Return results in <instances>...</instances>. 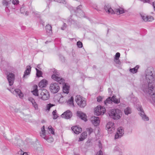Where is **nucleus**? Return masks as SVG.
Masks as SVG:
<instances>
[{"label":"nucleus","mask_w":155,"mask_h":155,"mask_svg":"<svg viewBox=\"0 0 155 155\" xmlns=\"http://www.w3.org/2000/svg\"><path fill=\"white\" fill-rule=\"evenodd\" d=\"M145 78L144 80L142 89L150 97V102L155 107V75L152 67H148L145 71Z\"/></svg>","instance_id":"1"},{"label":"nucleus","mask_w":155,"mask_h":155,"mask_svg":"<svg viewBox=\"0 0 155 155\" xmlns=\"http://www.w3.org/2000/svg\"><path fill=\"white\" fill-rule=\"evenodd\" d=\"M108 114L110 118L114 120L119 119L122 114L121 111L117 109H113L109 110Z\"/></svg>","instance_id":"2"},{"label":"nucleus","mask_w":155,"mask_h":155,"mask_svg":"<svg viewBox=\"0 0 155 155\" xmlns=\"http://www.w3.org/2000/svg\"><path fill=\"white\" fill-rule=\"evenodd\" d=\"M104 9L106 12L109 14H116L117 15H119L125 12L123 8L120 7L116 8L114 11L109 5H105Z\"/></svg>","instance_id":"3"},{"label":"nucleus","mask_w":155,"mask_h":155,"mask_svg":"<svg viewBox=\"0 0 155 155\" xmlns=\"http://www.w3.org/2000/svg\"><path fill=\"white\" fill-rule=\"evenodd\" d=\"M54 74L51 76L52 78L57 81L60 84H63L64 83V80L61 77H59L60 73L57 70L54 69L53 71Z\"/></svg>","instance_id":"4"},{"label":"nucleus","mask_w":155,"mask_h":155,"mask_svg":"<svg viewBox=\"0 0 155 155\" xmlns=\"http://www.w3.org/2000/svg\"><path fill=\"white\" fill-rule=\"evenodd\" d=\"M77 104L81 107H84L86 105V101L84 100L80 95H77L75 97Z\"/></svg>","instance_id":"5"},{"label":"nucleus","mask_w":155,"mask_h":155,"mask_svg":"<svg viewBox=\"0 0 155 155\" xmlns=\"http://www.w3.org/2000/svg\"><path fill=\"white\" fill-rule=\"evenodd\" d=\"M49 88L51 91L54 94L57 93L60 90L59 85L57 83H51L50 84Z\"/></svg>","instance_id":"6"},{"label":"nucleus","mask_w":155,"mask_h":155,"mask_svg":"<svg viewBox=\"0 0 155 155\" xmlns=\"http://www.w3.org/2000/svg\"><path fill=\"white\" fill-rule=\"evenodd\" d=\"M106 109L103 106L99 105L98 106L95 108L94 111L95 114L97 116L101 115H103L105 112Z\"/></svg>","instance_id":"7"},{"label":"nucleus","mask_w":155,"mask_h":155,"mask_svg":"<svg viewBox=\"0 0 155 155\" xmlns=\"http://www.w3.org/2000/svg\"><path fill=\"white\" fill-rule=\"evenodd\" d=\"M49 97L48 92L46 90H43L41 91L39 95V97L43 100H48Z\"/></svg>","instance_id":"8"},{"label":"nucleus","mask_w":155,"mask_h":155,"mask_svg":"<svg viewBox=\"0 0 155 155\" xmlns=\"http://www.w3.org/2000/svg\"><path fill=\"white\" fill-rule=\"evenodd\" d=\"M8 90L10 91L11 92L14 94H17V96L18 95V97L21 98L24 97V94L22 92L21 90L19 89L16 88L15 89L14 91H13V88L12 89H8Z\"/></svg>","instance_id":"9"},{"label":"nucleus","mask_w":155,"mask_h":155,"mask_svg":"<svg viewBox=\"0 0 155 155\" xmlns=\"http://www.w3.org/2000/svg\"><path fill=\"white\" fill-rule=\"evenodd\" d=\"M124 134V130L123 127H120L117 130L116 134L115 135V139H118L121 137Z\"/></svg>","instance_id":"10"},{"label":"nucleus","mask_w":155,"mask_h":155,"mask_svg":"<svg viewBox=\"0 0 155 155\" xmlns=\"http://www.w3.org/2000/svg\"><path fill=\"white\" fill-rule=\"evenodd\" d=\"M106 127L110 134L113 133L115 129L114 124L113 122H109L106 125Z\"/></svg>","instance_id":"11"},{"label":"nucleus","mask_w":155,"mask_h":155,"mask_svg":"<svg viewBox=\"0 0 155 155\" xmlns=\"http://www.w3.org/2000/svg\"><path fill=\"white\" fill-rule=\"evenodd\" d=\"M82 8V5H79L77 7L76 10L75 11L77 16H79L80 17H84V12L81 10Z\"/></svg>","instance_id":"12"},{"label":"nucleus","mask_w":155,"mask_h":155,"mask_svg":"<svg viewBox=\"0 0 155 155\" xmlns=\"http://www.w3.org/2000/svg\"><path fill=\"white\" fill-rule=\"evenodd\" d=\"M7 79L8 81L9 85L12 86L13 85L15 79V75L12 73H9L7 76Z\"/></svg>","instance_id":"13"},{"label":"nucleus","mask_w":155,"mask_h":155,"mask_svg":"<svg viewBox=\"0 0 155 155\" xmlns=\"http://www.w3.org/2000/svg\"><path fill=\"white\" fill-rule=\"evenodd\" d=\"M61 116L62 117L69 119L72 117V114L70 110H68L62 114Z\"/></svg>","instance_id":"14"},{"label":"nucleus","mask_w":155,"mask_h":155,"mask_svg":"<svg viewBox=\"0 0 155 155\" xmlns=\"http://www.w3.org/2000/svg\"><path fill=\"white\" fill-rule=\"evenodd\" d=\"M91 121L93 124L95 126H97L100 123L99 117L93 116L91 117Z\"/></svg>","instance_id":"15"},{"label":"nucleus","mask_w":155,"mask_h":155,"mask_svg":"<svg viewBox=\"0 0 155 155\" xmlns=\"http://www.w3.org/2000/svg\"><path fill=\"white\" fill-rule=\"evenodd\" d=\"M141 17L143 20L145 21H151L153 20V17L151 16H147L145 15H141Z\"/></svg>","instance_id":"16"},{"label":"nucleus","mask_w":155,"mask_h":155,"mask_svg":"<svg viewBox=\"0 0 155 155\" xmlns=\"http://www.w3.org/2000/svg\"><path fill=\"white\" fill-rule=\"evenodd\" d=\"M31 71V67L29 65L26 66V69L24 72V74L23 76V78H27V76L29 75Z\"/></svg>","instance_id":"17"},{"label":"nucleus","mask_w":155,"mask_h":155,"mask_svg":"<svg viewBox=\"0 0 155 155\" xmlns=\"http://www.w3.org/2000/svg\"><path fill=\"white\" fill-rule=\"evenodd\" d=\"M77 115L81 119L85 121H86L87 120V116L85 114L83 113L81 111H78L77 112Z\"/></svg>","instance_id":"18"},{"label":"nucleus","mask_w":155,"mask_h":155,"mask_svg":"<svg viewBox=\"0 0 155 155\" xmlns=\"http://www.w3.org/2000/svg\"><path fill=\"white\" fill-rule=\"evenodd\" d=\"M71 129L76 134H78L82 131V128L77 126H73Z\"/></svg>","instance_id":"19"},{"label":"nucleus","mask_w":155,"mask_h":155,"mask_svg":"<svg viewBox=\"0 0 155 155\" xmlns=\"http://www.w3.org/2000/svg\"><path fill=\"white\" fill-rule=\"evenodd\" d=\"M139 114L143 120L148 121L149 120V117L145 114L144 111L139 112Z\"/></svg>","instance_id":"20"},{"label":"nucleus","mask_w":155,"mask_h":155,"mask_svg":"<svg viewBox=\"0 0 155 155\" xmlns=\"http://www.w3.org/2000/svg\"><path fill=\"white\" fill-rule=\"evenodd\" d=\"M47 82V80L43 79L38 84V86L41 88L45 87L46 86Z\"/></svg>","instance_id":"21"},{"label":"nucleus","mask_w":155,"mask_h":155,"mask_svg":"<svg viewBox=\"0 0 155 155\" xmlns=\"http://www.w3.org/2000/svg\"><path fill=\"white\" fill-rule=\"evenodd\" d=\"M11 3V2L9 0H4L2 1V4L3 5L6 6L5 9L8 8V7H9Z\"/></svg>","instance_id":"22"},{"label":"nucleus","mask_w":155,"mask_h":155,"mask_svg":"<svg viewBox=\"0 0 155 155\" xmlns=\"http://www.w3.org/2000/svg\"><path fill=\"white\" fill-rule=\"evenodd\" d=\"M69 86L65 84L63 87V91L64 93L68 94L69 93Z\"/></svg>","instance_id":"23"},{"label":"nucleus","mask_w":155,"mask_h":155,"mask_svg":"<svg viewBox=\"0 0 155 155\" xmlns=\"http://www.w3.org/2000/svg\"><path fill=\"white\" fill-rule=\"evenodd\" d=\"M45 29L46 32L48 34L50 35L52 33V27L51 26L49 25H47L45 27Z\"/></svg>","instance_id":"24"},{"label":"nucleus","mask_w":155,"mask_h":155,"mask_svg":"<svg viewBox=\"0 0 155 155\" xmlns=\"http://www.w3.org/2000/svg\"><path fill=\"white\" fill-rule=\"evenodd\" d=\"M34 90L31 91L33 94L35 96L38 95V86L37 85H35L33 87Z\"/></svg>","instance_id":"25"},{"label":"nucleus","mask_w":155,"mask_h":155,"mask_svg":"<svg viewBox=\"0 0 155 155\" xmlns=\"http://www.w3.org/2000/svg\"><path fill=\"white\" fill-rule=\"evenodd\" d=\"M124 112L125 114L127 115L130 114L132 112L131 108L129 107H126L124 110Z\"/></svg>","instance_id":"26"},{"label":"nucleus","mask_w":155,"mask_h":155,"mask_svg":"<svg viewBox=\"0 0 155 155\" xmlns=\"http://www.w3.org/2000/svg\"><path fill=\"white\" fill-rule=\"evenodd\" d=\"M67 104L70 106H74V98L72 96L71 97V98L68 99L67 101Z\"/></svg>","instance_id":"27"},{"label":"nucleus","mask_w":155,"mask_h":155,"mask_svg":"<svg viewBox=\"0 0 155 155\" xmlns=\"http://www.w3.org/2000/svg\"><path fill=\"white\" fill-rule=\"evenodd\" d=\"M139 68V66L137 65L135 67L130 69V71L132 73L134 74L137 72V70Z\"/></svg>","instance_id":"28"},{"label":"nucleus","mask_w":155,"mask_h":155,"mask_svg":"<svg viewBox=\"0 0 155 155\" xmlns=\"http://www.w3.org/2000/svg\"><path fill=\"white\" fill-rule=\"evenodd\" d=\"M111 98L112 102H113L115 103L118 104L120 102V101L119 99H117L116 98V96H113Z\"/></svg>","instance_id":"29"},{"label":"nucleus","mask_w":155,"mask_h":155,"mask_svg":"<svg viewBox=\"0 0 155 155\" xmlns=\"http://www.w3.org/2000/svg\"><path fill=\"white\" fill-rule=\"evenodd\" d=\"M35 69L36 71V75L37 77H40L42 76V72L41 71L39 70L37 68H36Z\"/></svg>","instance_id":"30"},{"label":"nucleus","mask_w":155,"mask_h":155,"mask_svg":"<svg viewBox=\"0 0 155 155\" xmlns=\"http://www.w3.org/2000/svg\"><path fill=\"white\" fill-rule=\"evenodd\" d=\"M112 103L111 98L110 97H108L106 101H104V103L105 105H107L108 104H110Z\"/></svg>","instance_id":"31"},{"label":"nucleus","mask_w":155,"mask_h":155,"mask_svg":"<svg viewBox=\"0 0 155 155\" xmlns=\"http://www.w3.org/2000/svg\"><path fill=\"white\" fill-rule=\"evenodd\" d=\"M16 155H28V154L26 152H24L21 149H20V150L18 152Z\"/></svg>","instance_id":"32"},{"label":"nucleus","mask_w":155,"mask_h":155,"mask_svg":"<svg viewBox=\"0 0 155 155\" xmlns=\"http://www.w3.org/2000/svg\"><path fill=\"white\" fill-rule=\"evenodd\" d=\"M136 108L137 110L140 111V112H141L142 111H143L144 110L143 109L141 105L137 104L136 105Z\"/></svg>","instance_id":"33"},{"label":"nucleus","mask_w":155,"mask_h":155,"mask_svg":"<svg viewBox=\"0 0 155 155\" xmlns=\"http://www.w3.org/2000/svg\"><path fill=\"white\" fill-rule=\"evenodd\" d=\"M40 136L45 139H46V137L45 135V132H40Z\"/></svg>","instance_id":"34"},{"label":"nucleus","mask_w":155,"mask_h":155,"mask_svg":"<svg viewBox=\"0 0 155 155\" xmlns=\"http://www.w3.org/2000/svg\"><path fill=\"white\" fill-rule=\"evenodd\" d=\"M48 129H49V131L51 132V133L52 134H54V129L52 127V126H49L48 127Z\"/></svg>","instance_id":"35"},{"label":"nucleus","mask_w":155,"mask_h":155,"mask_svg":"<svg viewBox=\"0 0 155 155\" xmlns=\"http://www.w3.org/2000/svg\"><path fill=\"white\" fill-rule=\"evenodd\" d=\"M54 106V105L51 104H47L46 107L47 108V110L49 111L51 108V107L53 106Z\"/></svg>","instance_id":"36"},{"label":"nucleus","mask_w":155,"mask_h":155,"mask_svg":"<svg viewBox=\"0 0 155 155\" xmlns=\"http://www.w3.org/2000/svg\"><path fill=\"white\" fill-rule=\"evenodd\" d=\"M33 106L34 107L35 110H37L38 109V105L35 102H34L32 104Z\"/></svg>","instance_id":"37"},{"label":"nucleus","mask_w":155,"mask_h":155,"mask_svg":"<svg viewBox=\"0 0 155 155\" xmlns=\"http://www.w3.org/2000/svg\"><path fill=\"white\" fill-rule=\"evenodd\" d=\"M56 113H56V110H55L54 111L52 112V114L54 116L53 119H57V118L58 117V116L57 115Z\"/></svg>","instance_id":"38"},{"label":"nucleus","mask_w":155,"mask_h":155,"mask_svg":"<svg viewBox=\"0 0 155 155\" xmlns=\"http://www.w3.org/2000/svg\"><path fill=\"white\" fill-rule=\"evenodd\" d=\"M81 136L82 137H84L85 139L87 137V134L86 132H84L81 134Z\"/></svg>","instance_id":"39"},{"label":"nucleus","mask_w":155,"mask_h":155,"mask_svg":"<svg viewBox=\"0 0 155 155\" xmlns=\"http://www.w3.org/2000/svg\"><path fill=\"white\" fill-rule=\"evenodd\" d=\"M45 140H46L48 142L51 143L53 141L54 139L50 137L48 138L47 137H46V139H45Z\"/></svg>","instance_id":"40"},{"label":"nucleus","mask_w":155,"mask_h":155,"mask_svg":"<svg viewBox=\"0 0 155 155\" xmlns=\"http://www.w3.org/2000/svg\"><path fill=\"white\" fill-rule=\"evenodd\" d=\"M54 1L55 2H57L60 3H62L64 4L66 3L65 0H54Z\"/></svg>","instance_id":"41"},{"label":"nucleus","mask_w":155,"mask_h":155,"mask_svg":"<svg viewBox=\"0 0 155 155\" xmlns=\"http://www.w3.org/2000/svg\"><path fill=\"white\" fill-rule=\"evenodd\" d=\"M93 129L91 128L87 129V131L88 132L89 134H91L93 132Z\"/></svg>","instance_id":"42"},{"label":"nucleus","mask_w":155,"mask_h":155,"mask_svg":"<svg viewBox=\"0 0 155 155\" xmlns=\"http://www.w3.org/2000/svg\"><path fill=\"white\" fill-rule=\"evenodd\" d=\"M77 44L78 48H81L82 47V43L80 41L77 42Z\"/></svg>","instance_id":"43"},{"label":"nucleus","mask_w":155,"mask_h":155,"mask_svg":"<svg viewBox=\"0 0 155 155\" xmlns=\"http://www.w3.org/2000/svg\"><path fill=\"white\" fill-rule=\"evenodd\" d=\"M120 56V54L119 52L116 53L114 59H119Z\"/></svg>","instance_id":"44"},{"label":"nucleus","mask_w":155,"mask_h":155,"mask_svg":"<svg viewBox=\"0 0 155 155\" xmlns=\"http://www.w3.org/2000/svg\"><path fill=\"white\" fill-rule=\"evenodd\" d=\"M28 100L31 102V103L32 104L34 102H35V100L31 97H29L28 98Z\"/></svg>","instance_id":"45"},{"label":"nucleus","mask_w":155,"mask_h":155,"mask_svg":"<svg viewBox=\"0 0 155 155\" xmlns=\"http://www.w3.org/2000/svg\"><path fill=\"white\" fill-rule=\"evenodd\" d=\"M20 11L21 13H23L25 12V8L24 7H22L20 8Z\"/></svg>","instance_id":"46"},{"label":"nucleus","mask_w":155,"mask_h":155,"mask_svg":"<svg viewBox=\"0 0 155 155\" xmlns=\"http://www.w3.org/2000/svg\"><path fill=\"white\" fill-rule=\"evenodd\" d=\"M114 61L117 64H120V62L119 59H114Z\"/></svg>","instance_id":"47"},{"label":"nucleus","mask_w":155,"mask_h":155,"mask_svg":"<svg viewBox=\"0 0 155 155\" xmlns=\"http://www.w3.org/2000/svg\"><path fill=\"white\" fill-rule=\"evenodd\" d=\"M114 152L119 151H120V148L116 146L114 147Z\"/></svg>","instance_id":"48"},{"label":"nucleus","mask_w":155,"mask_h":155,"mask_svg":"<svg viewBox=\"0 0 155 155\" xmlns=\"http://www.w3.org/2000/svg\"><path fill=\"white\" fill-rule=\"evenodd\" d=\"M67 26V25L65 23H64V24L62 27H61V29L62 30H64L66 28Z\"/></svg>","instance_id":"49"},{"label":"nucleus","mask_w":155,"mask_h":155,"mask_svg":"<svg viewBox=\"0 0 155 155\" xmlns=\"http://www.w3.org/2000/svg\"><path fill=\"white\" fill-rule=\"evenodd\" d=\"M96 155H103V152L100 150L98 152H97Z\"/></svg>","instance_id":"50"},{"label":"nucleus","mask_w":155,"mask_h":155,"mask_svg":"<svg viewBox=\"0 0 155 155\" xmlns=\"http://www.w3.org/2000/svg\"><path fill=\"white\" fill-rule=\"evenodd\" d=\"M102 98L101 97L99 96L97 97V101L98 102H100L101 101Z\"/></svg>","instance_id":"51"},{"label":"nucleus","mask_w":155,"mask_h":155,"mask_svg":"<svg viewBox=\"0 0 155 155\" xmlns=\"http://www.w3.org/2000/svg\"><path fill=\"white\" fill-rule=\"evenodd\" d=\"M85 139V138H84V137H81H81L79 138V139L78 140V141L80 142L84 140Z\"/></svg>","instance_id":"52"},{"label":"nucleus","mask_w":155,"mask_h":155,"mask_svg":"<svg viewBox=\"0 0 155 155\" xmlns=\"http://www.w3.org/2000/svg\"><path fill=\"white\" fill-rule=\"evenodd\" d=\"M98 146L101 149L102 148V144L101 143V141L100 140L99 141Z\"/></svg>","instance_id":"53"},{"label":"nucleus","mask_w":155,"mask_h":155,"mask_svg":"<svg viewBox=\"0 0 155 155\" xmlns=\"http://www.w3.org/2000/svg\"><path fill=\"white\" fill-rule=\"evenodd\" d=\"M41 132H45V126H43L41 128Z\"/></svg>","instance_id":"54"},{"label":"nucleus","mask_w":155,"mask_h":155,"mask_svg":"<svg viewBox=\"0 0 155 155\" xmlns=\"http://www.w3.org/2000/svg\"><path fill=\"white\" fill-rule=\"evenodd\" d=\"M68 21L69 22H70L71 23H72L74 21L71 18L69 19Z\"/></svg>","instance_id":"55"},{"label":"nucleus","mask_w":155,"mask_h":155,"mask_svg":"<svg viewBox=\"0 0 155 155\" xmlns=\"http://www.w3.org/2000/svg\"><path fill=\"white\" fill-rule=\"evenodd\" d=\"M153 5L154 10L155 11V1L153 3Z\"/></svg>","instance_id":"56"},{"label":"nucleus","mask_w":155,"mask_h":155,"mask_svg":"<svg viewBox=\"0 0 155 155\" xmlns=\"http://www.w3.org/2000/svg\"><path fill=\"white\" fill-rule=\"evenodd\" d=\"M143 1L146 2H150V0H143Z\"/></svg>","instance_id":"57"},{"label":"nucleus","mask_w":155,"mask_h":155,"mask_svg":"<svg viewBox=\"0 0 155 155\" xmlns=\"http://www.w3.org/2000/svg\"><path fill=\"white\" fill-rule=\"evenodd\" d=\"M29 15V12L28 11H26L25 13V15L26 16L28 15Z\"/></svg>","instance_id":"58"},{"label":"nucleus","mask_w":155,"mask_h":155,"mask_svg":"<svg viewBox=\"0 0 155 155\" xmlns=\"http://www.w3.org/2000/svg\"><path fill=\"white\" fill-rule=\"evenodd\" d=\"M37 67L38 68H39L40 69H41V68H40V65H38L37 66Z\"/></svg>","instance_id":"59"},{"label":"nucleus","mask_w":155,"mask_h":155,"mask_svg":"<svg viewBox=\"0 0 155 155\" xmlns=\"http://www.w3.org/2000/svg\"><path fill=\"white\" fill-rule=\"evenodd\" d=\"M20 141H21V140H18V142H20Z\"/></svg>","instance_id":"60"},{"label":"nucleus","mask_w":155,"mask_h":155,"mask_svg":"<svg viewBox=\"0 0 155 155\" xmlns=\"http://www.w3.org/2000/svg\"><path fill=\"white\" fill-rule=\"evenodd\" d=\"M110 88H108V91H110Z\"/></svg>","instance_id":"61"}]
</instances>
